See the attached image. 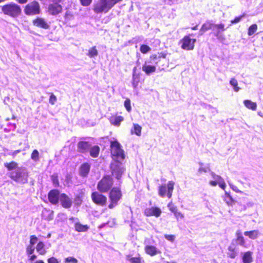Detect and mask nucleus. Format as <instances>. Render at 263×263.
Segmentation results:
<instances>
[{
  "instance_id": "f257e3e1",
  "label": "nucleus",
  "mask_w": 263,
  "mask_h": 263,
  "mask_svg": "<svg viewBox=\"0 0 263 263\" xmlns=\"http://www.w3.org/2000/svg\"><path fill=\"white\" fill-rule=\"evenodd\" d=\"M166 58V53L163 52L151 55L142 65L143 71L147 75L155 72L156 71V66L162 62V59Z\"/></svg>"
},
{
  "instance_id": "f03ea898",
  "label": "nucleus",
  "mask_w": 263,
  "mask_h": 263,
  "mask_svg": "<svg viewBox=\"0 0 263 263\" xmlns=\"http://www.w3.org/2000/svg\"><path fill=\"white\" fill-rule=\"evenodd\" d=\"M110 156L112 160H124L125 159V154L121 144L117 140L110 142Z\"/></svg>"
},
{
  "instance_id": "7ed1b4c3",
  "label": "nucleus",
  "mask_w": 263,
  "mask_h": 263,
  "mask_svg": "<svg viewBox=\"0 0 263 263\" xmlns=\"http://www.w3.org/2000/svg\"><path fill=\"white\" fill-rule=\"evenodd\" d=\"M114 179L110 175H104L97 184V189L101 193H107L113 187Z\"/></svg>"
},
{
  "instance_id": "20e7f679",
  "label": "nucleus",
  "mask_w": 263,
  "mask_h": 263,
  "mask_svg": "<svg viewBox=\"0 0 263 263\" xmlns=\"http://www.w3.org/2000/svg\"><path fill=\"white\" fill-rule=\"evenodd\" d=\"M111 176L118 180L122 178L125 168L122 163L119 160H112L109 165Z\"/></svg>"
},
{
  "instance_id": "39448f33",
  "label": "nucleus",
  "mask_w": 263,
  "mask_h": 263,
  "mask_svg": "<svg viewBox=\"0 0 263 263\" xmlns=\"http://www.w3.org/2000/svg\"><path fill=\"white\" fill-rule=\"evenodd\" d=\"M122 193L120 187H113L108 193L109 204L108 208L112 209L118 205L119 201L122 199Z\"/></svg>"
},
{
  "instance_id": "423d86ee",
  "label": "nucleus",
  "mask_w": 263,
  "mask_h": 263,
  "mask_svg": "<svg viewBox=\"0 0 263 263\" xmlns=\"http://www.w3.org/2000/svg\"><path fill=\"white\" fill-rule=\"evenodd\" d=\"M2 11L4 14L12 17H17L22 13L20 6L13 3L3 5L2 7Z\"/></svg>"
},
{
  "instance_id": "0eeeda50",
  "label": "nucleus",
  "mask_w": 263,
  "mask_h": 263,
  "mask_svg": "<svg viewBox=\"0 0 263 263\" xmlns=\"http://www.w3.org/2000/svg\"><path fill=\"white\" fill-rule=\"evenodd\" d=\"M24 12L28 16L40 14L41 12L40 3L36 1L29 3L24 7Z\"/></svg>"
},
{
  "instance_id": "6e6552de",
  "label": "nucleus",
  "mask_w": 263,
  "mask_h": 263,
  "mask_svg": "<svg viewBox=\"0 0 263 263\" xmlns=\"http://www.w3.org/2000/svg\"><path fill=\"white\" fill-rule=\"evenodd\" d=\"M175 183L173 181H170L167 184H164L160 185L158 189L159 195L161 197L167 196L171 198L174 190Z\"/></svg>"
},
{
  "instance_id": "1a4fd4ad",
  "label": "nucleus",
  "mask_w": 263,
  "mask_h": 263,
  "mask_svg": "<svg viewBox=\"0 0 263 263\" xmlns=\"http://www.w3.org/2000/svg\"><path fill=\"white\" fill-rule=\"evenodd\" d=\"M100 192H93L91 194V198L92 202L99 206H104L106 205L107 201V197Z\"/></svg>"
},
{
  "instance_id": "9d476101",
  "label": "nucleus",
  "mask_w": 263,
  "mask_h": 263,
  "mask_svg": "<svg viewBox=\"0 0 263 263\" xmlns=\"http://www.w3.org/2000/svg\"><path fill=\"white\" fill-rule=\"evenodd\" d=\"M196 40L191 39L190 35L184 36L180 41V44L182 49L185 50H192L194 48L195 43Z\"/></svg>"
},
{
  "instance_id": "9b49d317",
  "label": "nucleus",
  "mask_w": 263,
  "mask_h": 263,
  "mask_svg": "<svg viewBox=\"0 0 263 263\" xmlns=\"http://www.w3.org/2000/svg\"><path fill=\"white\" fill-rule=\"evenodd\" d=\"M211 175L213 178V180L209 181V184L212 186H216L218 185L223 190L226 187V184L223 179L219 175H216L214 172L211 173Z\"/></svg>"
},
{
  "instance_id": "f8f14e48",
  "label": "nucleus",
  "mask_w": 263,
  "mask_h": 263,
  "mask_svg": "<svg viewBox=\"0 0 263 263\" xmlns=\"http://www.w3.org/2000/svg\"><path fill=\"white\" fill-rule=\"evenodd\" d=\"M62 11L63 7L60 4L51 3L48 6L47 12L51 15H57Z\"/></svg>"
},
{
  "instance_id": "ddd939ff",
  "label": "nucleus",
  "mask_w": 263,
  "mask_h": 263,
  "mask_svg": "<svg viewBox=\"0 0 263 263\" xmlns=\"http://www.w3.org/2000/svg\"><path fill=\"white\" fill-rule=\"evenodd\" d=\"M32 23L34 26L41 29L47 30L50 28L49 23L43 17H35L32 21Z\"/></svg>"
},
{
  "instance_id": "4468645a",
  "label": "nucleus",
  "mask_w": 263,
  "mask_h": 263,
  "mask_svg": "<svg viewBox=\"0 0 263 263\" xmlns=\"http://www.w3.org/2000/svg\"><path fill=\"white\" fill-rule=\"evenodd\" d=\"M60 191L57 189L50 190L48 193V199L50 203L57 204L59 203L60 196Z\"/></svg>"
},
{
  "instance_id": "2eb2a0df",
  "label": "nucleus",
  "mask_w": 263,
  "mask_h": 263,
  "mask_svg": "<svg viewBox=\"0 0 263 263\" xmlns=\"http://www.w3.org/2000/svg\"><path fill=\"white\" fill-rule=\"evenodd\" d=\"M59 201L62 206L65 209H69L72 206V200L65 193L60 194Z\"/></svg>"
},
{
  "instance_id": "dca6fc26",
  "label": "nucleus",
  "mask_w": 263,
  "mask_h": 263,
  "mask_svg": "<svg viewBox=\"0 0 263 263\" xmlns=\"http://www.w3.org/2000/svg\"><path fill=\"white\" fill-rule=\"evenodd\" d=\"M161 213V209L156 206L146 208L144 211V215L147 217L155 216L158 217L160 216Z\"/></svg>"
},
{
  "instance_id": "f3484780",
  "label": "nucleus",
  "mask_w": 263,
  "mask_h": 263,
  "mask_svg": "<svg viewBox=\"0 0 263 263\" xmlns=\"http://www.w3.org/2000/svg\"><path fill=\"white\" fill-rule=\"evenodd\" d=\"M93 10L97 14L103 12L106 13L108 12L103 0H99L98 2L93 5Z\"/></svg>"
},
{
  "instance_id": "a211bd4d",
  "label": "nucleus",
  "mask_w": 263,
  "mask_h": 263,
  "mask_svg": "<svg viewBox=\"0 0 263 263\" xmlns=\"http://www.w3.org/2000/svg\"><path fill=\"white\" fill-rule=\"evenodd\" d=\"M90 164L88 162L82 163L79 167V175L83 177H87L90 172Z\"/></svg>"
},
{
  "instance_id": "6ab92c4d",
  "label": "nucleus",
  "mask_w": 263,
  "mask_h": 263,
  "mask_svg": "<svg viewBox=\"0 0 263 263\" xmlns=\"http://www.w3.org/2000/svg\"><path fill=\"white\" fill-rule=\"evenodd\" d=\"M90 146L89 142L85 141H80L77 144L78 152L81 153H85L87 152Z\"/></svg>"
},
{
  "instance_id": "aec40b11",
  "label": "nucleus",
  "mask_w": 263,
  "mask_h": 263,
  "mask_svg": "<svg viewBox=\"0 0 263 263\" xmlns=\"http://www.w3.org/2000/svg\"><path fill=\"white\" fill-rule=\"evenodd\" d=\"M124 121V117L121 116H117V115L112 116L109 118V121L111 124L119 126L121 123Z\"/></svg>"
},
{
  "instance_id": "412c9836",
  "label": "nucleus",
  "mask_w": 263,
  "mask_h": 263,
  "mask_svg": "<svg viewBox=\"0 0 263 263\" xmlns=\"http://www.w3.org/2000/svg\"><path fill=\"white\" fill-rule=\"evenodd\" d=\"M144 250L147 254L151 256H155L157 254L160 253V251H158L156 247L154 246H146L144 248Z\"/></svg>"
},
{
  "instance_id": "4be33fe9",
  "label": "nucleus",
  "mask_w": 263,
  "mask_h": 263,
  "mask_svg": "<svg viewBox=\"0 0 263 263\" xmlns=\"http://www.w3.org/2000/svg\"><path fill=\"white\" fill-rule=\"evenodd\" d=\"M90 156L94 158H97L100 154V148L98 145H93L89 148Z\"/></svg>"
},
{
  "instance_id": "5701e85b",
  "label": "nucleus",
  "mask_w": 263,
  "mask_h": 263,
  "mask_svg": "<svg viewBox=\"0 0 263 263\" xmlns=\"http://www.w3.org/2000/svg\"><path fill=\"white\" fill-rule=\"evenodd\" d=\"M74 228L75 230L78 232H84L88 230L89 227L87 224L83 225L79 222H77L74 224Z\"/></svg>"
},
{
  "instance_id": "b1692460",
  "label": "nucleus",
  "mask_w": 263,
  "mask_h": 263,
  "mask_svg": "<svg viewBox=\"0 0 263 263\" xmlns=\"http://www.w3.org/2000/svg\"><path fill=\"white\" fill-rule=\"evenodd\" d=\"M142 127L138 124H134L133 127L130 130L132 135H136L140 136L141 135Z\"/></svg>"
},
{
  "instance_id": "393cba45",
  "label": "nucleus",
  "mask_w": 263,
  "mask_h": 263,
  "mask_svg": "<svg viewBox=\"0 0 263 263\" xmlns=\"http://www.w3.org/2000/svg\"><path fill=\"white\" fill-rule=\"evenodd\" d=\"M36 251L39 252L40 255H45L47 251L45 249V244L43 241H39L36 246Z\"/></svg>"
},
{
  "instance_id": "a878e982",
  "label": "nucleus",
  "mask_w": 263,
  "mask_h": 263,
  "mask_svg": "<svg viewBox=\"0 0 263 263\" xmlns=\"http://www.w3.org/2000/svg\"><path fill=\"white\" fill-rule=\"evenodd\" d=\"M213 28H214V24L212 23L210 21H206L202 25L200 31L203 33Z\"/></svg>"
},
{
  "instance_id": "bb28decb",
  "label": "nucleus",
  "mask_w": 263,
  "mask_h": 263,
  "mask_svg": "<svg viewBox=\"0 0 263 263\" xmlns=\"http://www.w3.org/2000/svg\"><path fill=\"white\" fill-rule=\"evenodd\" d=\"M127 257L128 258V260L131 263H142L144 262L140 254H138L137 257H131L130 255H127Z\"/></svg>"
},
{
  "instance_id": "cd10ccee",
  "label": "nucleus",
  "mask_w": 263,
  "mask_h": 263,
  "mask_svg": "<svg viewBox=\"0 0 263 263\" xmlns=\"http://www.w3.org/2000/svg\"><path fill=\"white\" fill-rule=\"evenodd\" d=\"M22 176V173L20 171H14L10 173L9 177L15 181H18Z\"/></svg>"
},
{
  "instance_id": "c85d7f7f",
  "label": "nucleus",
  "mask_w": 263,
  "mask_h": 263,
  "mask_svg": "<svg viewBox=\"0 0 263 263\" xmlns=\"http://www.w3.org/2000/svg\"><path fill=\"white\" fill-rule=\"evenodd\" d=\"M4 166L8 171H12L18 167V164L15 161H11L10 162L5 163Z\"/></svg>"
},
{
  "instance_id": "c756f323",
  "label": "nucleus",
  "mask_w": 263,
  "mask_h": 263,
  "mask_svg": "<svg viewBox=\"0 0 263 263\" xmlns=\"http://www.w3.org/2000/svg\"><path fill=\"white\" fill-rule=\"evenodd\" d=\"M224 200L229 205H233L235 201L232 198V196L228 193H226L223 197Z\"/></svg>"
},
{
  "instance_id": "7c9ffc66",
  "label": "nucleus",
  "mask_w": 263,
  "mask_h": 263,
  "mask_svg": "<svg viewBox=\"0 0 263 263\" xmlns=\"http://www.w3.org/2000/svg\"><path fill=\"white\" fill-rule=\"evenodd\" d=\"M135 69H136V67L134 68V73H133V82H132V84L134 86V87L136 88L139 81H140V75L139 74H136L135 73Z\"/></svg>"
},
{
  "instance_id": "2f4dec72",
  "label": "nucleus",
  "mask_w": 263,
  "mask_h": 263,
  "mask_svg": "<svg viewBox=\"0 0 263 263\" xmlns=\"http://www.w3.org/2000/svg\"><path fill=\"white\" fill-rule=\"evenodd\" d=\"M98 54V50L96 48V46H93L90 48L88 50V52L87 53V55L89 58H93L97 56Z\"/></svg>"
},
{
  "instance_id": "473e14b6",
  "label": "nucleus",
  "mask_w": 263,
  "mask_h": 263,
  "mask_svg": "<svg viewBox=\"0 0 263 263\" xmlns=\"http://www.w3.org/2000/svg\"><path fill=\"white\" fill-rule=\"evenodd\" d=\"M214 28H216L217 30V33L215 34L216 36H218L220 31H223L226 30L224 24L222 23L219 24H214Z\"/></svg>"
},
{
  "instance_id": "72a5a7b5",
  "label": "nucleus",
  "mask_w": 263,
  "mask_h": 263,
  "mask_svg": "<svg viewBox=\"0 0 263 263\" xmlns=\"http://www.w3.org/2000/svg\"><path fill=\"white\" fill-rule=\"evenodd\" d=\"M51 179L53 185L55 186H59L60 185L58 175L57 173H54L51 176Z\"/></svg>"
},
{
  "instance_id": "f704fd0d",
  "label": "nucleus",
  "mask_w": 263,
  "mask_h": 263,
  "mask_svg": "<svg viewBox=\"0 0 263 263\" xmlns=\"http://www.w3.org/2000/svg\"><path fill=\"white\" fill-rule=\"evenodd\" d=\"M151 50V48L147 45L142 44L140 46V51L143 54H146Z\"/></svg>"
},
{
  "instance_id": "c9c22d12",
  "label": "nucleus",
  "mask_w": 263,
  "mask_h": 263,
  "mask_svg": "<svg viewBox=\"0 0 263 263\" xmlns=\"http://www.w3.org/2000/svg\"><path fill=\"white\" fill-rule=\"evenodd\" d=\"M259 231L258 230H253L248 232V236L251 239H255L259 235Z\"/></svg>"
},
{
  "instance_id": "e433bc0d",
  "label": "nucleus",
  "mask_w": 263,
  "mask_h": 263,
  "mask_svg": "<svg viewBox=\"0 0 263 263\" xmlns=\"http://www.w3.org/2000/svg\"><path fill=\"white\" fill-rule=\"evenodd\" d=\"M31 158L32 160H33L34 161H38L40 159L39 157V153L36 149H34L31 154Z\"/></svg>"
},
{
  "instance_id": "4c0bfd02",
  "label": "nucleus",
  "mask_w": 263,
  "mask_h": 263,
  "mask_svg": "<svg viewBox=\"0 0 263 263\" xmlns=\"http://www.w3.org/2000/svg\"><path fill=\"white\" fill-rule=\"evenodd\" d=\"M228 255L231 258H234L236 256V253L235 252V248L233 246H230L229 248Z\"/></svg>"
},
{
  "instance_id": "58836bf2",
  "label": "nucleus",
  "mask_w": 263,
  "mask_h": 263,
  "mask_svg": "<svg viewBox=\"0 0 263 263\" xmlns=\"http://www.w3.org/2000/svg\"><path fill=\"white\" fill-rule=\"evenodd\" d=\"M230 83L233 87L235 91H238L239 90V88L237 86V85H238L237 81L235 79H234V78L231 79L230 81Z\"/></svg>"
},
{
  "instance_id": "ea45409f",
  "label": "nucleus",
  "mask_w": 263,
  "mask_h": 263,
  "mask_svg": "<svg viewBox=\"0 0 263 263\" xmlns=\"http://www.w3.org/2000/svg\"><path fill=\"white\" fill-rule=\"evenodd\" d=\"M124 107L128 112H130L132 110V107L130 105V100L129 98H127L124 103Z\"/></svg>"
},
{
  "instance_id": "a19ab883",
  "label": "nucleus",
  "mask_w": 263,
  "mask_h": 263,
  "mask_svg": "<svg viewBox=\"0 0 263 263\" xmlns=\"http://www.w3.org/2000/svg\"><path fill=\"white\" fill-rule=\"evenodd\" d=\"M248 108L254 111L256 110L257 109L256 103L248 100Z\"/></svg>"
},
{
  "instance_id": "79ce46f5",
  "label": "nucleus",
  "mask_w": 263,
  "mask_h": 263,
  "mask_svg": "<svg viewBox=\"0 0 263 263\" xmlns=\"http://www.w3.org/2000/svg\"><path fill=\"white\" fill-rule=\"evenodd\" d=\"M257 29V25L253 24V25H251L249 28L248 34L249 35H252L256 31Z\"/></svg>"
},
{
  "instance_id": "37998d69",
  "label": "nucleus",
  "mask_w": 263,
  "mask_h": 263,
  "mask_svg": "<svg viewBox=\"0 0 263 263\" xmlns=\"http://www.w3.org/2000/svg\"><path fill=\"white\" fill-rule=\"evenodd\" d=\"M34 251V248L33 246L29 245L26 247V252L27 255L30 256L33 253Z\"/></svg>"
},
{
  "instance_id": "c03bdc74",
  "label": "nucleus",
  "mask_w": 263,
  "mask_h": 263,
  "mask_svg": "<svg viewBox=\"0 0 263 263\" xmlns=\"http://www.w3.org/2000/svg\"><path fill=\"white\" fill-rule=\"evenodd\" d=\"M77 259L73 257L69 256L65 258V263H78Z\"/></svg>"
},
{
  "instance_id": "a18cd8bd",
  "label": "nucleus",
  "mask_w": 263,
  "mask_h": 263,
  "mask_svg": "<svg viewBox=\"0 0 263 263\" xmlns=\"http://www.w3.org/2000/svg\"><path fill=\"white\" fill-rule=\"evenodd\" d=\"M167 206L169 209V210L174 214L178 210L177 207L172 202L169 203L167 205Z\"/></svg>"
},
{
  "instance_id": "49530a36",
  "label": "nucleus",
  "mask_w": 263,
  "mask_h": 263,
  "mask_svg": "<svg viewBox=\"0 0 263 263\" xmlns=\"http://www.w3.org/2000/svg\"><path fill=\"white\" fill-rule=\"evenodd\" d=\"M81 5L84 7L89 6L92 2V0H79Z\"/></svg>"
},
{
  "instance_id": "de8ad7c7",
  "label": "nucleus",
  "mask_w": 263,
  "mask_h": 263,
  "mask_svg": "<svg viewBox=\"0 0 263 263\" xmlns=\"http://www.w3.org/2000/svg\"><path fill=\"white\" fill-rule=\"evenodd\" d=\"M38 238L35 235H31L30 236L29 245L33 246L37 241Z\"/></svg>"
},
{
  "instance_id": "09e8293b",
  "label": "nucleus",
  "mask_w": 263,
  "mask_h": 263,
  "mask_svg": "<svg viewBox=\"0 0 263 263\" xmlns=\"http://www.w3.org/2000/svg\"><path fill=\"white\" fill-rule=\"evenodd\" d=\"M57 101V98L55 95H53V93H51L49 99V103L53 105L55 103V102Z\"/></svg>"
},
{
  "instance_id": "8fccbe9b",
  "label": "nucleus",
  "mask_w": 263,
  "mask_h": 263,
  "mask_svg": "<svg viewBox=\"0 0 263 263\" xmlns=\"http://www.w3.org/2000/svg\"><path fill=\"white\" fill-rule=\"evenodd\" d=\"M106 6L107 7V8L108 9V11H109L114 6L110 1V0H103Z\"/></svg>"
},
{
  "instance_id": "3c124183",
  "label": "nucleus",
  "mask_w": 263,
  "mask_h": 263,
  "mask_svg": "<svg viewBox=\"0 0 263 263\" xmlns=\"http://www.w3.org/2000/svg\"><path fill=\"white\" fill-rule=\"evenodd\" d=\"M236 241V242L237 244H239L240 245H243L245 242L244 238L242 236H238L237 237Z\"/></svg>"
},
{
  "instance_id": "603ef678",
  "label": "nucleus",
  "mask_w": 263,
  "mask_h": 263,
  "mask_svg": "<svg viewBox=\"0 0 263 263\" xmlns=\"http://www.w3.org/2000/svg\"><path fill=\"white\" fill-rule=\"evenodd\" d=\"M174 214L177 219H182L184 218L183 214L181 212L179 211L178 210L176 212H175Z\"/></svg>"
},
{
  "instance_id": "864d4df0",
  "label": "nucleus",
  "mask_w": 263,
  "mask_h": 263,
  "mask_svg": "<svg viewBox=\"0 0 263 263\" xmlns=\"http://www.w3.org/2000/svg\"><path fill=\"white\" fill-rule=\"evenodd\" d=\"M164 237L168 240L173 242L175 240V236L173 235L165 234Z\"/></svg>"
},
{
  "instance_id": "5fc2aeb1",
  "label": "nucleus",
  "mask_w": 263,
  "mask_h": 263,
  "mask_svg": "<svg viewBox=\"0 0 263 263\" xmlns=\"http://www.w3.org/2000/svg\"><path fill=\"white\" fill-rule=\"evenodd\" d=\"M48 263H59L58 260L54 257H51L47 259Z\"/></svg>"
},
{
  "instance_id": "6e6d98bb",
  "label": "nucleus",
  "mask_w": 263,
  "mask_h": 263,
  "mask_svg": "<svg viewBox=\"0 0 263 263\" xmlns=\"http://www.w3.org/2000/svg\"><path fill=\"white\" fill-rule=\"evenodd\" d=\"M72 17H73L72 14L69 11H67L65 13L64 17L66 20H69L70 18H71Z\"/></svg>"
},
{
  "instance_id": "4d7b16f0",
  "label": "nucleus",
  "mask_w": 263,
  "mask_h": 263,
  "mask_svg": "<svg viewBox=\"0 0 263 263\" xmlns=\"http://www.w3.org/2000/svg\"><path fill=\"white\" fill-rule=\"evenodd\" d=\"M243 16H244V15H241V16L236 17L234 20H232L231 21V23L232 24L237 23L239 22L241 20L242 17H243Z\"/></svg>"
},
{
  "instance_id": "13d9d810",
  "label": "nucleus",
  "mask_w": 263,
  "mask_h": 263,
  "mask_svg": "<svg viewBox=\"0 0 263 263\" xmlns=\"http://www.w3.org/2000/svg\"><path fill=\"white\" fill-rule=\"evenodd\" d=\"M251 254L252 253L251 252L248 251V263H250L252 261Z\"/></svg>"
},
{
  "instance_id": "bf43d9fd",
  "label": "nucleus",
  "mask_w": 263,
  "mask_h": 263,
  "mask_svg": "<svg viewBox=\"0 0 263 263\" xmlns=\"http://www.w3.org/2000/svg\"><path fill=\"white\" fill-rule=\"evenodd\" d=\"M36 256L35 255V254H32L31 255H30V256H29V258H28V260L29 261H30V262H32L35 259H36Z\"/></svg>"
},
{
  "instance_id": "052dcab7",
  "label": "nucleus",
  "mask_w": 263,
  "mask_h": 263,
  "mask_svg": "<svg viewBox=\"0 0 263 263\" xmlns=\"http://www.w3.org/2000/svg\"><path fill=\"white\" fill-rule=\"evenodd\" d=\"M44 211L46 212H50L51 214V216H49L48 218H46V219H47L48 220L51 219L52 218V215H53V212L52 211L48 210L46 209H44Z\"/></svg>"
},
{
  "instance_id": "680f3d73",
  "label": "nucleus",
  "mask_w": 263,
  "mask_h": 263,
  "mask_svg": "<svg viewBox=\"0 0 263 263\" xmlns=\"http://www.w3.org/2000/svg\"><path fill=\"white\" fill-rule=\"evenodd\" d=\"M113 6H114L117 3H120L123 1V0H110Z\"/></svg>"
},
{
  "instance_id": "e2e57ef3",
  "label": "nucleus",
  "mask_w": 263,
  "mask_h": 263,
  "mask_svg": "<svg viewBox=\"0 0 263 263\" xmlns=\"http://www.w3.org/2000/svg\"><path fill=\"white\" fill-rule=\"evenodd\" d=\"M50 3L60 4L63 0H48Z\"/></svg>"
},
{
  "instance_id": "0e129e2a",
  "label": "nucleus",
  "mask_w": 263,
  "mask_h": 263,
  "mask_svg": "<svg viewBox=\"0 0 263 263\" xmlns=\"http://www.w3.org/2000/svg\"><path fill=\"white\" fill-rule=\"evenodd\" d=\"M28 0H16L17 2L20 4H25L27 3Z\"/></svg>"
},
{
  "instance_id": "69168bd1",
  "label": "nucleus",
  "mask_w": 263,
  "mask_h": 263,
  "mask_svg": "<svg viewBox=\"0 0 263 263\" xmlns=\"http://www.w3.org/2000/svg\"><path fill=\"white\" fill-rule=\"evenodd\" d=\"M21 152L20 150H16V151H14V152H13L11 154V156L13 157H14L17 154L19 153L20 152Z\"/></svg>"
},
{
  "instance_id": "338daca9",
  "label": "nucleus",
  "mask_w": 263,
  "mask_h": 263,
  "mask_svg": "<svg viewBox=\"0 0 263 263\" xmlns=\"http://www.w3.org/2000/svg\"><path fill=\"white\" fill-rule=\"evenodd\" d=\"M243 261L244 263H247V252H246L243 254Z\"/></svg>"
},
{
  "instance_id": "774afa93",
  "label": "nucleus",
  "mask_w": 263,
  "mask_h": 263,
  "mask_svg": "<svg viewBox=\"0 0 263 263\" xmlns=\"http://www.w3.org/2000/svg\"><path fill=\"white\" fill-rule=\"evenodd\" d=\"M199 171L200 172H202V171L205 172L206 170L204 168H203L200 167V168H199Z\"/></svg>"
}]
</instances>
